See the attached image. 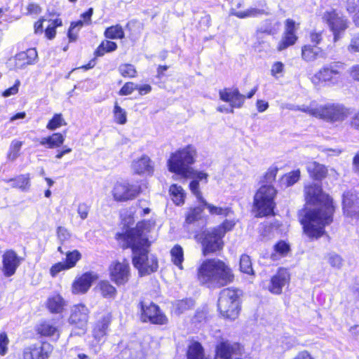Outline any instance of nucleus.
Segmentation results:
<instances>
[{"instance_id": "obj_37", "label": "nucleus", "mask_w": 359, "mask_h": 359, "mask_svg": "<svg viewBox=\"0 0 359 359\" xmlns=\"http://www.w3.org/2000/svg\"><path fill=\"white\" fill-rule=\"evenodd\" d=\"M297 37L294 33H284L281 40L279 41L277 50L280 52L295 43Z\"/></svg>"}, {"instance_id": "obj_52", "label": "nucleus", "mask_w": 359, "mask_h": 359, "mask_svg": "<svg viewBox=\"0 0 359 359\" xmlns=\"http://www.w3.org/2000/svg\"><path fill=\"white\" fill-rule=\"evenodd\" d=\"M203 210V208L201 206L191 208L187 215L186 222L187 223H192L200 219Z\"/></svg>"}, {"instance_id": "obj_62", "label": "nucleus", "mask_w": 359, "mask_h": 359, "mask_svg": "<svg viewBox=\"0 0 359 359\" xmlns=\"http://www.w3.org/2000/svg\"><path fill=\"white\" fill-rule=\"evenodd\" d=\"M57 237L61 241H67V239H69V238L70 236L69 233L68 232L67 229L62 226H60L57 228Z\"/></svg>"}, {"instance_id": "obj_43", "label": "nucleus", "mask_w": 359, "mask_h": 359, "mask_svg": "<svg viewBox=\"0 0 359 359\" xmlns=\"http://www.w3.org/2000/svg\"><path fill=\"white\" fill-rule=\"evenodd\" d=\"M49 25L45 29V35L48 39H53L55 36V28L62 26L61 19L49 20Z\"/></svg>"}, {"instance_id": "obj_63", "label": "nucleus", "mask_w": 359, "mask_h": 359, "mask_svg": "<svg viewBox=\"0 0 359 359\" xmlns=\"http://www.w3.org/2000/svg\"><path fill=\"white\" fill-rule=\"evenodd\" d=\"M278 172V168L275 167L270 168L265 175V179L267 182H271L276 179Z\"/></svg>"}, {"instance_id": "obj_50", "label": "nucleus", "mask_w": 359, "mask_h": 359, "mask_svg": "<svg viewBox=\"0 0 359 359\" xmlns=\"http://www.w3.org/2000/svg\"><path fill=\"white\" fill-rule=\"evenodd\" d=\"M118 71L124 77H135L137 74L135 68L130 64H123L120 65Z\"/></svg>"}, {"instance_id": "obj_12", "label": "nucleus", "mask_w": 359, "mask_h": 359, "mask_svg": "<svg viewBox=\"0 0 359 359\" xmlns=\"http://www.w3.org/2000/svg\"><path fill=\"white\" fill-rule=\"evenodd\" d=\"M89 313L90 311L86 305L75 304L71 307L68 322L74 329L79 330L83 334L87 330Z\"/></svg>"}, {"instance_id": "obj_41", "label": "nucleus", "mask_w": 359, "mask_h": 359, "mask_svg": "<svg viewBox=\"0 0 359 359\" xmlns=\"http://www.w3.org/2000/svg\"><path fill=\"white\" fill-rule=\"evenodd\" d=\"M114 121L116 123L124 125L127 122V113L125 109L118 106L116 102L113 110Z\"/></svg>"}, {"instance_id": "obj_3", "label": "nucleus", "mask_w": 359, "mask_h": 359, "mask_svg": "<svg viewBox=\"0 0 359 359\" xmlns=\"http://www.w3.org/2000/svg\"><path fill=\"white\" fill-rule=\"evenodd\" d=\"M197 276L201 283L218 287L227 285L234 279L231 269L218 259L204 261L198 269Z\"/></svg>"}, {"instance_id": "obj_25", "label": "nucleus", "mask_w": 359, "mask_h": 359, "mask_svg": "<svg viewBox=\"0 0 359 359\" xmlns=\"http://www.w3.org/2000/svg\"><path fill=\"white\" fill-rule=\"evenodd\" d=\"M306 170L310 176L317 180H321L327 176V168L316 161H310L306 163Z\"/></svg>"}, {"instance_id": "obj_57", "label": "nucleus", "mask_w": 359, "mask_h": 359, "mask_svg": "<svg viewBox=\"0 0 359 359\" xmlns=\"http://www.w3.org/2000/svg\"><path fill=\"white\" fill-rule=\"evenodd\" d=\"M8 339L6 333L0 334V355H4L7 352Z\"/></svg>"}, {"instance_id": "obj_58", "label": "nucleus", "mask_w": 359, "mask_h": 359, "mask_svg": "<svg viewBox=\"0 0 359 359\" xmlns=\"http://www.w3.org/2000/svg\"><path fill=\"white\" fill-rule=\"evenodd\" d=\"M137 87V86L134 83L128 82L120 90V94L123 95H130Z\"/></svg>"}, {"instance_id": "obj_47", "label": "nucleus", "mask_w": 359, "mask_h": 359, "mask_svg": "<svg viewBox=\"0 0 359 359\" xmlns=\"http://www.w3.org/2000/svg\"><path fill=\"white\" fill-rule=\"evenodd\" d=\"M236 222L232 219H226L223 222L222 224L215 228L216 233H219V235L223 238L224 234L231 231L235 226Z\"/></svg>"}, {"instance_id": "obj_1", "label": "nucleus", "mask_w": 359, "mask_h": 359, "mask_svg": "<svg viewBox=\"0 0 359 359\" xmlns=\"http://www.w3.org/2000/svg\"><path fill=\"white\" fill-rule=\"evenodd\" d=\"M304 193L306 202L316 207L302 211L299 221L304 233L311 239H318L325 233V226L332 223L334 207L332 200L318 184L306 185Z\"/></svg>"}, {"instance_id": "obj_46", "label": "nucleus", "mask_w": 359, "mask_h": 359, "mask_svg": "<svg viewBox=\"0 0 359 359\" xmlns=\"http://www.w3.org/2000/svg\"><path fill=\"white\" fill-rule=\"evenodd\" d=\"M326 259L328 264L336 269H340L344 264V260L341 257L334 252L328 253Z\"/></svg>"}, {"instance_id": "obj_54", "label": "nucleus", "mask_w": 359, "mask_h": 359, "mask_svg": "<svg viewBox=\"0 0 359 359\" xmlns=\"http://www.w3.org/2000/svg\"><path fill=\"white\" fill-rule=\"evenodd\" d=\"M285 65L282 62H275L271 69V74L276 79H279L283 75Z\"/></svg>"}, {"instance_id": "obj_36", "label": "nucleus", "mask_w": 359, "mask_h": 359, "mask_svg": "<svg viewBox=\"0 0 359 359\" xmlns=\"http://www.w3.org/2000/svg\"><path fill=\"white\" fill-rule=\"evenodd\" d=\"M104 34L106 38L110 39H122L125 36L124 31L120 25L107 28Z\"/></svg>"}, {"instance_id": "obj_5", "label": "nucleus", "mask_w": 359, "mask_h": 359, "mask_svg": "<svg viewBox=\"0 0 359 359\" xmlns=\"http://www.w3.org/2000/svg\"><path fill=\"white\" fill-rule=\"evenodd\" d=\"M286 108L294 111H302L330 123L342 122L348 114V110L344 107L337 104H327L315 107L288 104Z\"/></svg>"}, {"instance_id": "obj_2", "label": "nucleus", "mask_w": 359, "mask_h": 359, "mask_svg": "<svg viewBox=\"0 0 359 359\" xmlns=\"http://www.w3.org/2000/svg\"><path fill=\"white\" fill-rule=\"evenodd\" d=\"M149 231L150 224L142 221L138 222L135 228L128 230L123 236L126 248H130L133 251V264L141 276L149 275L158 267L156 257L149 253L150 243L147 234Z\"/></svg>"}, {"instance_id": "obj_48", "label": "nucleus", "mask_w": 359, "mask_h": 359, "mask_svg": "<svg viewBox=\"0 0 359 359\" xmlns=\"http://www.w3.org/2000/svg\"><path fill=\"white\" fill-rule=\"evenodd\" d=\"M86 23L80 20L77 22H72L68 32L69 41H74L77 38V32Z\"/></svg>"}, {"instance_id": "obj_27", "label": "nucleus", "mask_w": 359, "mask_h": 359, "mask_svg": "<svg viewBox=\"0 0 359 359\" xmlns=\"http://www.w3.org/2000/svg\"><path fill=\"white\" fill-rule=\"evenodd\" d=\"M65 136L60 133H55L52 135L43 137L40 141V144L46 146L47 148L53 149L60 147L65 142Z\"/></svg>"}, {"instance_id": "obj_22", "label": "nucleus", "mask_w": 359, "mask_h": 359, "mask_svg": "<svg viewBox=\"0 0 359 359\" xmlns=\"http://www.w3.org/2000/svg\"><path fill=\"white\" fill-rule=\"evenodd\" d=\"M111 318V313L107 312L99 316L93 324L92 334L97 341H101L106 336Z\"/></svg>"}, {"instance_id": "obj_61", "label": "nucleus", "mask_w": 359, "mask_h": 359, "mask_svg": "<svg viewBox=\"0 0 359 359\" xmlns=\"http://www.w3.org/2000/svg\"><path fill=\"white\" fill-rule=\"evenodd\" d=\"M20 81L17 80L15 81V83L11 88L6 89L3 95L4 97H9L11 95H15L18 92V88L20 86Z\"/></svg>"}, {"instance_id": "obj_20", "label": "nucleus", "mask_w": 359, "mask_h": 359, "mask_svg": "<svg viewBox=\"0 0 359 359\" xmlns=\"http://www.w3.org/2000/svg\"><path fill=\"white\" fill-rule=\"evenodd\" d=\"M53 351L52 346L48 343L41 345H31L25 348L24 359H48Z\"/></svg>"}, {"instance_id": "obj_24", "label": "nucleus", "mask_w": 359, "mask_h": 359, "mask_svg": "<svg viewBox=\"0 0 359 359\" xmlns=\"http://www.w3.org/2000/svg\"><path fill=\"white\" fill-rule=\"evenodd\" d=\"M133 170L136 174L151 173L153 167L151 165V159L147 156H142L138 159L134 160L131 165Z\"/></svg>"}, {"instance_id": "obj_53", "label": "nucleus", "mask_w": 359, "mask_h": 359, "mask_svg": "<svg viewBox=\"0 0 359 359\" xmlns=\"http://www.w3.org/2000/svg\"><path fill=\"white\" fill-rule=\"evenodd\" d=\"M189 188L191 193L196 197L198 202L205 203V199L202 196V193L199 189V183L197 180H194L189 184Z\"/></svg>"}, {"instance_id": "obj_40", "label": "nucleus", "mask_w": 359, "mask_h": 359, "mask_svg": "<svg viewBox=\"0 0 359 359\" xmlns=\"http://www.w3.org/2000/svg\"><path fill=\"white\" fill-rule=\"evenodd\" d=\"M289 245L283 241L278 242L274 246L275 252L271 254V259L273 260H278L280 257L285 256L289 252Z\"/></svg>"}, {"instance_id": "obj_18", "label": "nucleus", "mask_w": 359, "mask_h": 359, "mask_svg": "<svg viewBox=\"0 0 359 359\" xmlns=\"http://www.w3.org/2000/svg\"><path fill=\"white\" fill-rule=\"evenodd\" d=\"M110 277L116 285H124L130 277V266L127 260L115 261L109 266Z\"/></svg>"}, {"instance_id": "obj_28", "label": "nucleus", "mask_w": 359, "mask_h": 359, "mask_svg": "<svg viewBox=\"0 0 359 359\" xmlns=\"http://www.w3.org/2000/svg\"><path fill=\"white\" fill-rule=\"evenodd\" d=\"M169 193L175 205H182L184 203L186 193L181 186L176 184H172L170 187Z\"/></svg>"}, {"instance_id": "obj_26", "label": "nucleus", "mask_w": 359, "mask_h": 359, "mask_svg": "<svg viewBox=\"0 0 359 359\" xmlns=\"http://www.w3.org/2000/svg\"><path fill=\"white\" fill-rule=\"evenodd\" d=\"M323 50L321 48L311 46L310 44L304 45L302 48V58L306 62H313L317 58L321 57Z\"/></svg>"}, {"instance_id": "obj_59", "label": "nucleus", "mask_w": 359, "mask_h": 359, "mask_svg": "<svg viewBox=\"0 0 359 359\" xmlns=\"http://www.w3.org/2000/svg\"><path fill=\"white\" fill-rule=\"evenodd\" d=\"M65 269H69L65 263L59 262L51 267L50 272L52 276H55L59 272Z\"/></svg>"}, {"instance_id": "obj_17", "label": "nucleus", "mask_w": 359, "mask_h": 359, "mask_svg": "<svg viewBox=\"0 0 359 359\" xmlns=\"http://www.w3.org/2000/svg\"><path fill=\"white\" fill-rule=\"evenodd\" d=\"M22 261L23 258L18 256L14 250L5 251L2 255V266L1 268L4 276L9 278L14 276Z\"/></svg>"}, {"instance_id": "obj_51", "label": "nucleus", "mask_w": 359, "mask_h": 359, "mask_svg": "<svg viewBox=\"0 0 359 359\" xmlns=\"http://www.w3.org/2000/svg\"><path fill=\"white\" fill-rule=\"evenodd\" d=\"M66 261L65 262L68 269L72 268L76 263L80 259L81 254L77 250H74L67 253Z\"/></svg>"}, {"instance_id": "obj_29", "label": "nucleus", "mask_w": 359, "mask_h": 359, "mask_svg": "<svg viewBox=\"0 0 359 359\" xmlns=\"http://www.w3.org/2000/svg\"><path fill=\"white\" fill-rule=\"evenodd\" d=\"M170 259L172 263L175 265L179 269L183 270L184 250L182 247L178 244L175 245L170 251Z\"/></svg>"}, {"instance_id": "obj_31", "label": "nucleus", "mask_w": 359, "mask_h": 359, "mask_svg": "<svg viewBox=\"0 0 359 359\" xmlns=\"http://www.w3.org/2000/svg\"><path fill=\"white\" fill-rule=\"evenodd\" d=\"M187 359H208L205 356L204 349L198 341L191 342L187 352Z\"/></svg>"}, {"instance_id": "obj_13", "label": "nucleus", "mask_w": 359, "mask_h": 359, "mask_svg": "<svg viewBox=\"0 0 359 359\" xmlns=\"http://www.w3.org/2000/svg\"><path fill=\"white\" fill-rule=\"evenodd\" d=\"M38 53L35 48H29L26 51L17 53L14 57L8 59L6 65L10 70H18L25 68L27 65L35 63Z\"/></svg>"}, {"instance_id": "obj_45", "label": "nucleus", "mask_w": 359, "mask_h": 359, "mask_svg": "<svg viewBox=\"0 0 359 359\" xmlns=\"http://www.w3.org/2000/svg\"><path fill=\"white\" fill-rule=\"evenodd\" d=\"M67 125L66 121L61 114H55L48 123L46 128L50 130H55L57 128Z\"/></svg>"}, {"instance_id": "obj_60", "label": "nucleus", "mask_w": 359, "mask_h": 359, "mask_svg": "<svg viewBox=\"0 0 359 359\" xmlns=\"http://www.w3.org/2000/svg\"><path fill=\"white\" fill-rule=\"evenodd\" d=\"M348 50L351 53L359 52V35L355 36L351 39L348 46Z\"/></svg>"}, {"instance_id": "obj_7", "label": "nucleus", "mask_w": 359, "mask_h": 359, "mask_svg": "<svg viewBox=\"0 0 359 359\" xmlns=\"http://www.w3.org/2000/svg\"><path fill=\"white\" fill-rule=\"evenodd\" d=\"M343 64L334 62L324 65L311 79L315 86L336 85L341 81Z\"/></svg>"}, {"instance_id": "obj_38", "label": "nucleus", "mask_w": 359, "mask_h": 359, "mask_svg": "<svg viewBox=\"0 0 359 359\" xmlns=\"http://www.w3.org/2000/svg\"><path fill=\"white\" fill-rule=\"evenodd\" d=\"M117 48V44L110 41H104L97 47L95 52L97 57L103 56L106 53L114 51Z\"/></svg>"}, {"instance_id": "obj_16", "label": "nucleus", "mask_w": 359, "mask_h": 359, "mask_svg": "<svg viewBox=\"0 0 359 359\" xmlns=\"http://www.w3.org/2000/svg\"><path fill=\"white\" fill-rule=\"evenodd\" d=\"M197 237L201 240L203 251L205 255L215 252L222 248V238L219 233H216L214 229L211 231H203L201 235L197 236Z\"/></svg>"}, {"instance_id": "obj_30", "label": "nucleus", "mask_w": 359, "mask_h": 359, "mask_svg": "<svg viewBox=\"0 0 359 359\" xmlns=\"http://www.w3.org/2000/svg\"><path fill=\"white\" fill-rule=\"evenodd\" d=\"M268 13L264 9L250 8L244 11H237L232 8L230 14L238 18L243 19L247 18H256L262 15H266Z\"/></svg>"}, {"instance_id": "obj_19", "label": "nucleus", "mask_w": 359, "mask_h": 359, "mask_svg": "<svg viewBox=\"0 0 359 359\" xmlns=\"http://www.w3.org/2000/svg\"><path fill=\"white\" fill-rule=\"evenodd\" d=\"M343 209L344 215L352 219H358L359 214V194L348 191L343 195Z\"/></svg>"}, {"instance_id": "obj_44", "label": "nucleus", "mask_w": 359, "mask_h": 359, "mask_svg": "<svg viewBox=\"0 0 359 359\" xmlns=\"http://www.w3.org/2000/svg\"><path fill=\"white\" fill-rule=\"evenodd\" d=\"M299 177L300 171L297 170L285 175L281 179V182L286 187H290L296 183L299 180Z\"/></svg>"}, {"instance_id": "obj_55", "label": "nucleus", "mask_w": 359, "mask_h": 359, "mask_svg": "<svg viewBox=\"0 0 359 359\" xmlns=\"http://www.w3.org/2000/svg\"><path fill=\"white\" fill-rule=\"evenodd\" d=\"M90 211V206L86 203H80L77 207V213L83 220L86 219Z\"/></svg>"}, {"instance_id": "obj_21", "label": "nucleus", "mask_w": 359, "mask_h": 359, "mask_svg": "<svg viewBox=\"0 0 359 359\" xmlns=\"http://www.w3.org/2000/svg\"><path fill=\"white\" fill-rule=\"evenodd\" d=\"M290 275L286 269H280L278 272L271 277L268 290L272 294H280L283 287L290 282Z\"/></svg>"}, {"instance_id": "obj_32", "label": "nucleus", "mask_w": 359, "mask_h": 359, "mask_svg": "<svg viewBox=\"0 0 359 359\" xmlns=\"http://www.w3.org/2000/svg\"><path fill=\"white\" fill-rule=\"evenodd\" d=\"M202 204L208 210V212L211 215L228 217L233 213L231 208L227 206H217L208 203L206 201H205V203H203Z\"/></svg>"}, {"instance_id": "obj_42", "label": "nucleus", "mask_w": 359, "mask_h": 359, "mask_svg": "<svg viewBox=\"0 0 359 359\" xmlns=\"http://www.w3.org/2000/svg\"><path fill=\"white\" fill-rule=\"evenodd\" d=\"M240 270L241 272L253 275L254 271L252 266V262L250 257L247 255H243L240 259Z\"/></svg>"}, {"instance_id": "obj_39", "label": "nucleus", "mask_w": 359, "mask_h": 359, "mask_svg": "<svg viewBox=\"0 0 359 359\" xmlns=\"http://www.w3.org/2000/svg\"><path fill=\"white\" fill-rule=\"evenodd\" d=\"M97 287L101 292L102 296L106 298H114L116 293V288L111 285L108 281H101L99 283Z\"/></svg>"}, {"instance_id": "obj_4", "label": "nucleus", "mask_w": 359, "mask_h": 359, "mask_svg": "<svg viewBox=\"0 0 359 359\" xmlns=\"http://www.w3.org/2000/svg\"><path fill=\"white\" fill-rule=\"evenodd\" d=\"M198 156L196 148L193 144H188L171 153L167 164L168 170L180 177L191 176L192 168Z\"/></svg>"}, {"instance_id": "obj_15", "label": "nucleus", "mask_w": 359, "mask_h": 359, "mask_svg": "<svg viewBox=\"0 0 359 359\" xmlns=\"http://www.w3.org/2000/svg\"><path fill=\"white\" fill-rule=\"evenodd\" d=\"M243 347L238 343L222 340L216 346V356L221 359H240Z\"/></svg>"}, {"instance_id": "obj_10", "label": "nucleus", "mask_w": 359, "mask_h": 359, "mask_svg": "<svg viewBox=\"0 0 359 359\" xmlns=\"http://www.w3.org/2000/svg\"><path fill=\"white\" fill-rule=\"evenodd\" d=\"M221 100L229 103V107L219 106L217 110L222 113H233V108H241L245 102V95L237 88H226L219 91Z\"/></svg>"}, {"instance_id": "obj_56", "label": "nucleus", "mask_w": 359, "mask_h": 359, "mask_svg": "<svg viewBox=\"0 0 359 359\" xmlns=\"http://www.w3.org/2000/svg\"><path fill=\"white\" fill-rule=\"evenodd\" d=\"M192 171L193 173H191V176L182 177L197 180L198 181H205V183L208 182V175L206 172L195 170L193 168Z\"/></svg>"}, {"instance_id": "obj_14", "label": "nucleus", "mask_w": 359, "mask_h": 359, "mask_svg": "<svg viewBox=\"0 0 359 359\" xmlns=\"http://www.w3.org/2000/svg\"><path fill=\"white\" fill-rule=\"evenodd\" d=\"M141 320L153 324L163 325L168 322L166 316L160 311L158 306L151 302H140Z\"/></svg>"}, {"instance_id": "obj_23", "label": "nucleus", "mask_w": 359, "mask_h": 359, "mask_svg": "<svg viewBox=\"0 0 359 359\" xmlns=\"http://www.w3.org/2000/svg\"><path fill=\"white\" fill-rule=\"evenodd\" d=\"M96 276L92 273H85L75 279L72 283V290L74 294H84L91 287Z\"/></svg>"}, {"instance_id": "obj_9", "label": "nucleus", "mask_w": 359, "mask_h": 359, "mask_svg": "<svg viewBox=\"0 0 359 359\" xmlns=\"http://www.w3.org/2000/svg\"><path fill=\"white\" fill-rule=\"evenodd\" d=\"M322 18L332 32L335 42L341 38V34L348 27L347 19L334 9L326 11Z\"/></svg>"}, {"instance_id": "obj_11", "label": "nucleus", "mask_w": 359, "mask_h": 359, "mask_svg": "<svg viewBox=\"0 0 359 359\" xmlns=\"http://www.w3.org/2000/svg\"><path fill=\"white\" fill-rule=\"evenodd\" d=\"M141 192L138 184H130L128 182H117L111 191L114 201L125 202L135 199Z\"/></svg>"}, {"instance_id": "obj_33", "label": "nucleus", "mask_w": 359, "mask_h": 359, "mask_svg": "<svg viewBox=\"0 0 359 359\" xmlns=\"http://www.w3.org/2000/svg\"><path fill=\"white\" fill-rule=\"evenodd\" d=\"M37 332L41 335L46 337L58 336L57 327L51 322L45 321L37 327Z\"/></svg>"}, {"instance_id": "obj_34", "label": "nucleus", "mask_w": 359, "mask_h": 359, "mask_svg": "<svg viewBox=\"0 0 359 359\" xmlns=\"http://www.w3.org/2000/svg\"><path fill=\"white\" fill-rule=\"evenodd\" d=\"M47 306L51 313H61L65 306V301L60 295H55L48 299Z\"/></svg>"}, {"instance_id": "obj_49", "label": "nucleus", "mask_w": 359, "mask_h": 359, "mask_svg": "<svg viewBox=\"0 0 359 359\" xmlns=\"http://www.w3.org/2000/svg\"><path fill=\"white\" fill-rule=\"evenodd\" d=\"M22 145V142L18 140H14L12 142L10 151L8 154V158L11 161H15L19 156L20 148Z\"/></svg>"}, {"instance_id": "obj_35", "label": "nucleus", "mask_w": 359, "mask_h": 359, "mask_svg": "<svg viewBox=\"0 0 359 359\" xmlns=\"http://www.w3.org/2000/svg\"><path fill=\"white\" fill-rule=\"evenodd\" d=\"M8 182H13V188H18L22 191H27L30 187V180L29 175H21L15 179H11Z\"/></svg>"}, {"instance_id": "obj_6", "label": "nucleus", "mask_w": 359, "mask_h": 359, "mask_svg": "<svg viewBox=\"0 0 359 359\" xmlns=\"http://www.w3.org/2000/svg\"><path fill=\"white\" fill-rule=\"evenodd\" d=\"M241 294L239 290L233 288H226L221 291L217 306L224 318L235 320L238 316Z\"/></svg>"}, {"instance_id": "obj_64", "label": "nucleus", "mask_w": 359, "mask_h": 359, "mask_svg": "<svg viewBox=\"0 0 359 359\" xmlns=\"http://www.w3.org/2000/svg\"><path fill=\"white\" fill-rule=\"evenodd\" d=\"M292 359H314L311 354L307 351H299L294 358Z\"/></svg>"}, {"instance_id": "obj_8", "label": "nucleus", "mask_w": 359, "mask_h": 359, "mask_svg": "<svg viewBox=\"0 0 359 359\" xmlns=\"http://www.w3.org/2000/svg\"><path fill=\"white\" fill-rule=\"evenodd\" d=\"M276 191L271 185L262 186L254 197V205L259 217L271 215L274 208L273 198Z\"/></svg>"}]
</instances>
